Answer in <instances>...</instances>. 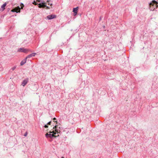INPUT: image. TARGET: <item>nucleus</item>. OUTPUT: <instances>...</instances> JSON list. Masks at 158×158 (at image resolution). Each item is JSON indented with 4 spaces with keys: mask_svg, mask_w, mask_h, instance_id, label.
I'll return each mask as SVG.
<instances>
[{
    "mask_svg": "<svg viewBox=\"0 0 158 158\" xmlns=\"http://www.w3.org/2000/svg\"><path fill=\"white\" fill-rule=\"evenodd\" d=\"M157 4V2L155 1H153L149 4L150 10L152 11L154 10L158 6Z\"/></svg>",
    "mask_w": 158,
    "mask_h": 158,
    "instance_id": "obj_1",
    "label": "nucleus"
},
{
    "mask_svg": "<svg viewBox=\"0 0 158 158\" xmlns=\"http://www.w3.org/2000/svg\"><path fill=\"white\" fill-rule=\"evenodd\" d=\"M49 132L50 133L49 134L47 133L45 135V136L47 138L49 137L52 138L53 137H56V136L54 135V134H56V133L54 131H50Z\"/></svg>",
    "mask_w": 158,
    "mask_h": 158,
    "instance_id": "obj_2",
    "label": "nucleus"
},
{
    "mask_svg": "<svg viewBox=\"0 0 158 158\" xmlns=\"http://www.w3.org/2000/svg\"><path fill=\"white\" fill-rule=\"evenodd\" d=\"M46 4V3L45 2H42L41 4L40 3L39 4V7L40 8L46 7V8L47 9H50V7L47 6Z\"/></svg>",
    "mask_w": 158,
    "mask_h": 158,
    "instance_id": "obj_3",
    "label": "nucleus"
},
{
    "mask_svg": "<svg viewBox=\"0 0 158 158\" xmlns=\"http://www.w3.org/2000/svg\"><path fill=\"white\" fill-rule=\"evenodd\" d=\"M56 15H48L47 16V19L48 20L54 18H56Z\"/></svg>",
    "mask_w": 158,
    "mask_h": 158,
    "instance_id": "obj_4",
    "label": "nucleus"
},
{
    "mask_svg": "<svg viewBox=\"0 0 158 158\" xmlns=\"http://www.w3.org/2000/svg\"><path fill=\"white\" fill-rule=\"evenodd\" d=\"M28 81V78L24 80L22 83V85L23 86H25L27 83Z\"/></svg>",
    "mask_w": 158,
    "mask_h": 158,
    "instance_id": "obj_5",
    "label": "nucleus"
},
{
    "mask_svg": "<svg viewBox=\"0 0 158 158\" xmlns=\"http://www.w3.org/2000/svg\"><path fill=\"white\" fill-rule=\"evenodd\" d=\"M18 51L26 53L27 52V50L26 49H24L23 48H21L18 49Z\"/></svg>",
    "mask_w": 158,
    "mask_h": 158,
    "instance_id": "obj_6",
    "label": "nucleus"
},
{
    "mask_svg": "<svg viewBox=\"0 0 158 158\" xmlns=\"http://www.w3.org/2000/svg\"><path fill=\"white\" fill-rule=\"evenodd\" d=\"M36 55L35 53H31L29 55H28L26 57V58L27 59V58H30L32 56H34L35 55Z\"/></svg>",
    "mask_w": 158,
    "mask_h": 158,
    "instance_id": "obj_7",
    "label": "nucleus"
},
{
    "mask_svg": "<svg viewBox=\"0 0 158 158\" xmlns=\"http://www.w3.org/2000/svg\"><path fill=\"white\" fill-rule=\"evenodd\" d=\"M27 59L26 58L25 59L22 60L20 63V65H23L26 62Z\"/></svg>",
    "mask_w": 158,
    "mask_h": 158,
    "instance_id": "obj_8",
    "label": "nucleus"
},
{
    "mask_svg": "<svg viewBox=\"0 0 158 158\" xmlns=\"http://www.w3.org/2000/svg\"><path fill=\"white\" fill-rule=\"evenodd\" d=\"M20 9L21 8H20L19 6L15 8V9H16L15 10L16 11L15 12L18 13V12H20Z\"/></svg>",
    "mask_w": 158,
    "mask_h": 158,
    "instance_id": "obj_9",
    "label": "nucleus"
},
{
    "mask_svg": "<svg viewBox=\"0 0 158 158\" xmlns=\"http://www.w3.org/2000/svg\"><path fill=\"white\" fill-rule=\"evenodd\" d=\"M6 3H5L1 6V9L3 11L5 9V7L6 6Z\"/></svg>",
    "mask_w": 158,
    "mask_h": 158,
    "instance_id": "obj_10",
    "label": "nucleus"
},
{
    "mask_svg": "<svg viewBox=\"0 0 158 158\" xmlns=\"http://www.w3.org/2000/svg\"><path fill=\"white\" fill-rule=\"evenodd\" d=\"M78 8V7H77L76 8H74L73 10V11L74 12V13L77 12Z\"/></svg>",
    "mask_w": 158,
    "mask_h": 158,
    "instance_id": "obj_11",
    "label": "nucleus"
},
{
    "mask_svg": "<svg viewBox=\"0 0 158 158\" xmlns=\"http://www.w3.org/2000/svg\"><path fill=\"white\" fill-rule=\"evenodd\" d=\"M57 125H56L54 127H53V128L54 129H55V131L57 133H59V132L58 131V130L57 129Z\"/></svg>",
    "mask_w": 158,
    "mask_h": 158,
    "instance_id": "obj_12",
    "label": "nucleus"
},
{
    "mask_svg": "<svg viewBox=\"0 0 158 158\" xmlns=\"http://www.w3.org/2000/svg\"><path fill=\"white\" fill-rule=\"evenodd\" d=\"M50 1V0H48L47 1V2L48 3V5H50L51 6H52V3H50L49 2Z\"/></svg>",
    "mask_w": 158,
    "mask_h": 158,
    "instance_id": "obj_13",
    "label": "nucleus"
},
{
    "mask_svg": "<svg viewBox=\"0 0 158 158\" xmlns=\"http://www.w3.org/2000/svg\"><path fill=\"white\" fill-rule=\"evenodd\" d=\"M21 8L23 9V7L24 6V5H23V3H21Z\"/></svg>",
    "mask_w": 158,
    "mask_h": 158,
    "instance_id": "obj_14",
    "label": "nucleus"
},
{
    "mask_svg": "<svg viewBox=\"0 0 158 158\" xmlns=\"http://www.w3.org/2000/svg\"><path fill=\"white\" fill-rule=\"evenodd\" d=\"M15 9H15V8H14V9L12 10H11V11L12 12H15V11H16L15 10H16Z\"/></svg>",
    "mask_w": 158,
    "mask_h": 158,
    "instance_id": "obj_15",
    "label": "nucleus"
},
{
    "mask_svg": "<svg viewBox=\"0 0 158 158\" xmlns=\"http://www.w3.org/2000/svg\"><path fill=\"white\" fill-rule=\"evenodd\" d=\"M16 66H14L12 68V70H14L16 69Z\"/></svg>",
    "mask_w": 158,
    "mask_h": 158,
    "instance_id": "obj_16",
    "label": "nucleus"
},
{
    "mask_svg": "<svg viewBox=\"0 0 158 158\" xmlns=\"http://www.w3.org/2000/svg\"><path fill=\"white\" fill-rule=\"evenodd\" d=\"M33 4L35 5H37V4L36 3V2L35 1H34V2L33 3Z\"/></svg>",
    "mask_w": 158,
    "mask_h": 158,
    "instance_id": "obj_17",
    "label": "nucleus"
},
{
    "mask_svg": "<svg viewBox=\"0 0 158 158\" xmlns=\"http://www.w3.org/2000/svg\"><path fill=\"white\" fill-rule=\"evenodd\" d=\"M51 121L49 122L47 124V125H50L51 124Z\"/></svg>",
    "mask_w": 158,
    "mask_h": 158,
    "instance_id": "obj_18",
    "label": "nucleus"
},
{
    "mask_svg": "<svg viewBox=\"0 0 158 158\" xmlns=\"http://www.w3.org/2000/svg\"><path fill=\"white\" fill-rule=\"evenodd\" d=\"M44 127H45V128H48V126L47 125H45L44 126Z\"/></svg>",
    "mask_w": 158,
    "mask_h": 158,
    "instance_id": "obj_19",
    "label": "nucleus"
},
{
    "mask_svg": "<svg viewBox=\"0 0 158 158\" xmlns=\"http://www.w3.org/2000/svg\"><path fill=\"white\" fill-rule=\"evenodd\" d=\"M27 132H26V133H25V134H24V136H27Z\"/></svg>",
    "mask_w": 158,
    "mask_h": 158,
    "instance_id": "obj_20",
    "label": "nucleus"
},
{
    "mask_svg": "<svg viewBox=\"0 0 158 158\" xmlns=\"http://www.w3.org/2000/svg\"><path fill=\"white\" fill-rule=\"evenodd\" d=\"M77 12L74 13V15L75 16L77 15Z\"/></svg>",
    "mask_w": 158,
    "mask_h": 158,
    "instance_id": "obj_21",
    "label": "nucleus"
},
{
    "mask_svg": "<svg viewBox=\"0 0 158 158\" xmlns=\"http://www.w3.org/2000/svg\"><path fill=\"white\" fill-rule=\"evenodd\" d=\"M37 1L38 2H40V0H37Z\"/></svg>",
    "mask_w": 158,
    "mask_h": 158,
    "instance_id": "obj_22",
    "label": "nucleus"
},
{
    "mask_svg": "<svg viewBox=\"0 0 158 158\" xmlns=\"http://www.w3.org/2000/svg\"><path fill=\"white\" fill-rule=\"evenodd\" d=\"M56 118H53V120H56Z\"/></svg>",
    "mask_w": 158,
    "mask_h": 158,
    "instance_id": "obj_23",
    "label": "nucleus"
},
{
    "mask_svg": "<svg viewBox=\"0 0 158 158\" xmlns=\"http://www.w3.org/2000/svg\"><path fill=\"white\" fill-rule=\"evenodd\" d=\"M61 158H64V157H62Z\"/></svg>",
    "mask_w": 158,
    "mask_h": 158,
    "instance_id": "obj_24",
    "label": "nucleus"
}]
</instances>
